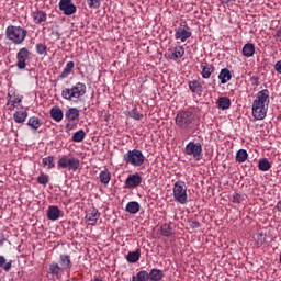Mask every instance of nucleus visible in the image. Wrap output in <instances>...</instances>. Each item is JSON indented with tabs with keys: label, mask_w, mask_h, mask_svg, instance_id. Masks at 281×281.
Instances as JSON below:
<instances>
[{
	"label": "nucleus",
	"mask_w": 281,
	"mask_h": 281,
	"mask_svg": "<svg viewBox=\"0 0 281 281\" xmlns=\"http://www.w3.org/2000/svg\"><path fill=\"white\" fill-rule=\"evenodd\" d=\"M164 278V271L157 268H153L149 272V280L151 281H159Z\"/></svg>",
	"instance_id": "2f4dec72"
},
{
	"label": "nucleus",
	"mask_w": 281,
	"mask_h": 281,
	"mask_svg": "<svg viewBox=\"0 0 281 281\" xmlns=\"http://www.w3.org/2000/svg\"><path fill=\"white\" fill-rule=\"evenodd\" d=\"M59 265L63 271H69L74 267V263L71 262V257L69 255H60Z\"/></svg>",
	"instance_id": "f3484780"
},
{
	"label": "nucleus",
	"mask_w": 281,
	"mask_h": 281,
	"mask_svg": "<svg viewBox=\"0 0 281 281\" xmlns=\"http://www.w3.org/2000/svg\"><path fill=\"white\" fill-rule=\"evenodd\" d=\"M37 183H40V186H47V183H49V175L41 172L37 177Z\"/></svg>",
	"instance_id": "79ce46f5"
},
{
	"label": "nucleus",
	"mask_w": 281,
	"mask_h": 281,
	"mask_svg": "<svg viewBox=\"0 0 281 281\" xmlns=\"http://www.w3.org/2000/svg\"><path fill=\"white\" fill-rule=\"evenodd\" d=\"M274 71H277V74H280V75H281V60H278V61L274 64Z\"/></svg>",
	"instance_id": "de8ad7c7"
},
{
	"label": "nucleus",
	"mask_w": 281,
	"mask_h": 281,
	"mask_svg": "<svg viewBox=\"0 0 281 281\" xmlns=\"http://www.w3.org/2000/svg\"><path fill=\"white\" fill-rule=\"evenodd\" d=\"M192 37V32L190 31V26L184 22V25H180L176 30L175 38L176 41H180L181 43H186L188 38Z\"/></svg>",
	"instance_id": "9d476101"
},
{
	"label": "nucleus",
	"mask_w": 281,
	"mask_h": 281,
	"mask_svg": "<svg viewBox=\"0 0 281 281\" xmlns=\"http://www.w3.org/2000/svg\"><path fill=\"white\" fill-rule=\"evenodd\" d=\"M251 80H252V85H258V78L252 77Z\"/></svg>",
	"instance_id": "3c124183"
},
{
	"label": "nucleus",
	"mask_w": 281,
	"mask_h": 281,
	"mask_svg": "<svg viewBox=\"0 0 281 281\" xmlns=\"http://www.w3.org/2000/svg\"><path fill=\"white\" fill-rule=\"evenodd\" d=\"M243 55L246 56V58H251L254 54H256V46L251 43H247L243 47Z\"/></svg>",
	"instance_id": "cd10ccee"
},
{
	"label": "nucleus",
	"mask_w": 281,
	"mask_h": 281,
	"mask_svg": "<svg viewBox=\"0 0 281 281\" xmlns=\"http://www.w3.org/2000/svg\"><path fill=\"white\" fill-rule=\"evenodd\" d=\"M276 207H277L278 212H281V201H279V202L277 203Z\"/></svg>",
	"instance_id": "8fccbe9b"
},
{
	"label": "nucleus",
	"mask_w": 281,
	"mask_h": 281,
	"mask_svg": "<svg viewBox=\"0 0 281 281\" xmlns=\"http://www.w3.org/2000/svg\"><path fill=\"white\" fill-rule=\"evenodd\" d=\"M76 64L74 61H68L63 69L61 74L58 76L59 80H65V78H69V75L74 71Z\"/></svg>",
	"instance_id": "412c9836"
},
{
	"label": "nucleus",
	"mask_w": 281,
	"mask_h": 281,
	"mask_svg": "<svg viewBox=\"0 0 281 281\" xmlns=\"http://www.w3.org/2000/svg\"><path fill=\"white\" fill-rule=\"evenodd\" d=\"M65 117L68 122H78L80 120V110L78 108H70L65 112Z\"/></svg>",
	"instance_id": "dca6fc26"
},
{
	"label": "nucleus",
	"mask_w": 281,
	"mask_h": 281,
	"mask_svg": "<svg viewBox=\"0 0 281 281\" xmlns=\"http://www.w3.org/2000/svg\"><path fill=\"white\" fill-rule=\"evenodd\" d=\"M59 10L65 14V16H71V14H76L78 9L76 4L71 0H59Z\"/></svg>",
	"instance_id": "9b49d317"
},
{
	"label": "nucleus",
	"mask_w": 281,
	"mask_h": 281,
	"mask_svg": "<svg viewBox=\"0 0 281 281\" xmlns=\"http://www.w3.org/2000/svg\"><path fill=\"white\" fill-rule=\"evenodd\" d=\"M183 54H186V48H183V46H176L175 48L169 49L170 60H179V58H183Z\"/></svg>",
	"instance_id": "a211bd4d"
},
{
	"label": "nucleus",
	"mask_w": 281,
	"mask_h": 281,
	"mask_svg": "<svg viewBox=\"0 0 281 281\" xmlns=\"http://www.w3.org/2000/svg\"><path fill=\"white\" fill-rule=\"evenodd\" d=\"M189 89L192 93H196L198 95L203 93V85L196 79L189 81Z\"/></svg>",
	"instance_id": "4be33fe9"
},
{
	"label": "nucleus",
	"mask_w": 281,
	"mask_h": 281,
	"mask_svg": "<svg viewBox=\"0 0 281 281\" xmlns=\"http://www.w3.org/2000/svg\"><path fill=\"white\" fill-rule=\"evenodd\" d=\"M218 79L221 80V85H227V82L232 80V71L227 68H223L220 71Z\"/></svg>",
	"instance_id": "393cba45"
},
{
	"label": "nucleus",
	"mask_w": 281,
	"mask_h": 281,
	"mask_svg": "<svg viewBox=\"0 0 281 281\" xmlns=\"http://www.w3.org/2000/svg\"><path fill=\"white\" fill-rule=\"evenodd\" d=\"M148 280H150V276L146 270H140L139 272H137L136 277L133 276L131 279V281H148Z\"/></svg>",
	"instance_id": "473e14b6"
},
{
	"label": "nucleus",
	"mask_w": 281,
	"mask_h": 281,
	"mask_svg": "<svg viewBox=\"0 0 281 281\" xmlns=\"http://www.w3.org/2000/svg\"><path fill=\"white\" fill-rule=\"evenodd\" d=\"M123 161L127 166H134L135 168H139V166H144L146 157L144 156V153H142V150L132 149L123 155Z\"/></svg>",
	"instance_id": "20e7f679"
},
{
	"label": "nucleus",
	"mask_w": 281,
	"mask_h": 281,
	"mask_svg": "<svg viewBox=\"0 0 281 281\" xmlns=\"http://www.w3.org/2000/svg\"><path fill=\"white\" fill-rule=\"evenodd\" d=\"M188 223H189V227H191V229H199V227H201V222L195 218H189Z\"/></svg>",
	"instance_id": "c03bdc74"
},
{
	"label": "nucleus",
	"mask_w": 281,
	"mask_h": 281,
	"mask_svg": "<svg viewBox=\"0 0 281 281\" xmlns=\"http://www.w3.org/2000/svg\"><path fill=\"white\" fill-rule=\"evenodd\" d=\"M270 92L268 89L260 90L252 102V117L255 120H265L269 111Z\"/></svg>",
	"instance_id": "f257e3e1"
},
{
	"label": "nucleus",
	"mask_w": 281,
	"mask_h": 281,
	"mask_svg": "<svg viewBox=\"0 0 281 281\" xmlns=\"http://www.w3.org/2000/svg\"><path fill=\"white\" fill-rule=\"evenodd\" d=\"M42 166L47 168V170H52V168H56V162L54 161V156H47L42 159Z\"/></svg>",
	"instance_id": "72a5a7b5"
},
{
	"label": "nucleus",
	"mask_w": 281,
	"mask_h": 281,
	"mask_svg": "<svg viewBox=\"0 0 281 281\" xmlns=\"http://www.w3.org/2000/svg\"><path fill=\"white\" fill-rule=\"evenodd\" d=\"M217 106L222 111H227V109L232 106V100H229L227 97H220L217 100Z\"/></svg>",
	"instance_id": "a878e982"
},
{
	"label": "nucleus",
	"mask_w": 281,
	"mask_h": 281,
	"mask_svg": "<svg viewBox=\"0 0 281 281\" xmlns=\"http://www.w3.org/2000/svg\"><path fill=\"white\" fill-rule=\"evenodd\" d=\"M138 186H142V176L139 173L128 175L125 180V188L133 190V188H137Z\"/></svg>",
	"instance_id": "f8f14e48"
},
{
	"label": "nucleus",
	"mask_w": 281,
	"mask_h": 281,
	"mask_svg": "<svg viewBox=\"0 0 281 281\" xmlns=\"http://www.w3.org/2000/svg\"><path fill=\"white\" fill-rule=\"evenodd\" d=\"M184 153L189 157H193L195 161L203 159V145L201 143L189 142L184 147Z\"/></svg>",
	"instance_id": "0eeeda50"
},
{
	"label": "nucleus",
	"mask_w": 281,
	"mask_h": 281,
	"mask_svg": "<svg viewBox=\"0 0 281 281\" xmlns=\"http://www.w3.org/2000/svg\"><path fill=\"white\" fill-rule=\"evenodd\" d=\"M58 168H69L72 172H76L80 168V160L76 157L68 158L67 155L61 156L57 161Z\"/></svg>",
	"instance_id": "6e6552de"
},
{
	"label": "nucleus",
	"mask_w": 281,
	"mask_h": 281,
	"mask_svg": "<svg viewBox=\"0 0 281 281\" xmlns=\"http://www.w3.org/2000/svg\"><path fill=\"white\" fill-rule=\"evenodd\" d=\"M128 117H132V120H143L144 119V114L139 113V111H137V109H133L131 111L127 112Z\"/></svg>",
	"instance_id": "a19ab883"
},
{
	"label": "nucleus",
	"mask_w": 281,
	"mask_h": 281,
	"mask_svg": "<svg viewBox=\"0 0 281 281\" xmlns=\"http://www.w3.org/2000/svg\"><path fill=\"white\" fill-rule=\"evenodd\" d=\"M47 273L48 276H53V278H57V280H59V278H63V273H65V270H63L58 262L52 261L48 265Z\"/></svg>",
	"instance_id": "ddd939ff"
},
{
	"label": "nucleus",
	"mask_w": 281,
	"mask_h": 281,
	"mask_svg": "<svg viewBox=\"0 0 281 281\" xmlns=\"http://www.w3.org/2000/svg\"><path fill=\"white\" fill-rule=\"evenodd\" d=\"M23 102V99L16 94V92H13L12 94H8V102L7 105L9 106V111H14V108L16 104H21Z\"/></svg>",
	"instance_id": "4468645a"
},
{
	"label": "nucleus",
	"mask_w": 281,
	"mask_h": 281,
	"mask_svg": "<svg viewBox=\"0 0 281 281\" xmlns=\"http://www.w3.org/2000/svg\"><path fill=\"white\" fill-rule=\"evenodd\" d=\"M173 199L180 205H186L188 203V187L186 186V181L178 180L175 182L173 188Z\"/></svg>",
	"instance_id": "39448f33"
},
{
	"label": "nucleus",
	"mask_w": 281,
	"mask_h": 281,
	"mask_svg": "<svg viewBox=\"0 0 281 281\" xmlns=\"http://www.w3.org/2000/svg\"><path fill=\"white\" fill-rule=\"evenodd\" d=\"M140 205H139V202H135V201H132V202H128L125 206V211L128 213V214H137V212H139L140 210Z\"/></svg>",
	"instance_id": "c756f323"
},
{
	"label": "nucleus",
	"mask_w": 281,
	"mask_h": 281,
	"mask_svg": "<svg viewBox=\"0 0 281 281\" xmlns=\"http://www.w3.org/2000/svg\"><path fill=\"white\" fill-rule=\"evenodd\" d=\"M66 128H70V130H71V128H74V126H71V124L68 123V124L66 125Z\"/></svg>",
	"instance_id": "5fc2aeb1"
},
{
	"label": "nucleus",
	"mask_w": 281,
	"mask_h": 281,
	"mask_svg": "<svg viewBox=\"0 0 281 281\" xmlns=\"http://www.w3.org/2000/svg\"><path fill=\"white\" fill-rule=\"evenodd\" d=\"M240 201H243V196L240 195V193H233L232 203H240Z\"/></svg>",
	"instance_id": "49530a36"
},
{
	"label": "nucleus",
	"mask_w": 281,
	"mask_h": 281,
	"mask_svg": "<svg viewBox=\"0 0 281 281\" xmlns=\"http://www.w3.org/2000/svg\"><path fill=\"white\" fill-rule=\"evenodd\" d=\"M99 179L103 186H109L111 181V171H109L108 168H104L100 173H99Z\"/></svg>",
	"instance_id": "c85d7f7f"
},
{
	"label": "nucleus",
	"mask_w": 281,
	"mask_h": 281,
	"mask_svg": "<svg viewBox=\"0 0 281 281\" xmlns=\"http://www.w3.org/2000/svg\"><path fill=\"white\" fill-rule=\"evenodd\" d=\"M50 117L52 120H54V122H63V117H65V114L59 106H53L50 109Z\"/></svg>",
	"instance_id": "5701e85b"
},
{
	"label": "nucleus",
	"mask_w": 281,
	"mask_h": 281,
	"mask_svg": "<svg viewBox=\"0 0 281 281\" xmlns=\"http://www.w3.org/2000/svg\"><path fill=\"white\" fill-rule=\"evenodd\" d=\"M30 56H32V53L30 52V49L25 47L19 49V52L16 53L18 69L23 70L27 67V60H30Z\"/></svg>",
	"instance_id": "1a4fd4ad"
},
{
	"label": "nucleus",
	"mask_w": 281,
	"mask_h": 281,
	"mask_svg": "<svg viewBox=\"0 0 281 281\" xmlns=\"http://www.w3.org/2000/svg\"><path fill=\"white\" fill-rule=\"evenodd\" d=\"M212 71H214V67H212V65L210 64L202 65V71H201L202 78L207 80V78L212 76Z\"/></svg>",
	"instance_id": "e433bc0d"
},
{
	"label": "nucleus",
	"mask_w": 281,
	"mask_h": 281,
	"mask_svg": "<svg viewBox=\"0 0 281 281\" xmlns=\"http://www.w3.org/2000/svg\"><path fill=\"white\" fill-rule=\"evenodd\" d=\"M249 157V154H247V150L245 149H239L236 153V161H238V164H245V161H247Z\"/></svg>",
	"instance_id": "58836bf2"
},
{
	"label": "nucleus",
	"mask_w": 281,
	"mask_h": 281,
	"mask_svg": "<svg viewBox=\"0 0 281 281\" xmlns=\"http://www.w3.org/2000/svg\"><path fill=\"white\" fill-rule=\"evenodd\" d=\"M47 218L48 221H58L60 218V209L56 205L48 206Z\"/></svg>",
	"instance_id": "aec40b11"
},
{
	"label": "nucleus",
	"mask_w": 281,
	"mask_h": 281,
	"mask_svg": "<svg viewBox=\"0 0 281 281\" xmlns=\"http://www.w3.org/2000/svg\"><path fill=\"white\" fill-rule=\"evenodd\" d=\"M142 257V250L137 249L135 251H130L126 256L127 262H139V258Z\"/></svg>",
	"instance_id": "7c9ffc66"
},
{
	"label": "nucleus",
	"mask_w": 281,
	"mask_h": 281,
	"mask_svg": "<svg viewBox=\"0 0 281 281\" xmlns=\"http://www.w3.org/2000/svg\"><path fill=\"white\" fill-rule=\"evenodd\" d=\"M229 1H236V0H222V3H229Z\"/></svg>",
	"instance_id": "864d4df0"
},
{
	"label": "nucleus",
	"mask_w": 281,
	"mask_h": 281,
	"mask_svg": "<svg viewBox=\"0 0 281 281\" xmlns=\"http://www.w3.org/2000/svg\"><path fill=\"white\" fill-rule=\"evenodd\" d=\"M5 38L13 45H23L27 38V30L22 26L9 25L5 29Z\"/></svg>",
	"instance_id": "7ed1b4c3"
},
{
	"label": "nucleus",
	"mask_w": 281,
	"mask_h": 281,
	"mask_svg": "<svg viewBox=\"0 0 281 281\" xmlns=\"http://www.w3.org/2000/svg\"><path fill=\"white\" fill-rule=\"evenodd\" d=\"M100 216H102V214L100 213V211H98V209H93L90 212H88L86 214V221L89 223V225H97Z\"/></svg>",
	"instance_id": "2eb2a0df"
},
{
	"label": "nucleus",
	"mask_w": 281,
	"mask_h": 281,
	"mask_svg": "<svg viewBox=\"0 0 281 281\" xmlns=\"http://www.w3.org/2000/svg\"><path fill=\"white\" fill-rule=\"evenodd\" d=\"M0 268L4 269V271H10L12 269V261L7 262L5 257L0 255Z\"/></svg>",
	"instance_id": "ea45409f"
},
{
	"label": "nucleus",
	"mask_w": 281,
	"mask_h": 281,
	"mask_svg": "<svg viewBox=\"0 0 281 281\" xmlns=\"http://www.w3.org/2000/svg\"><path fill=\"white\" fill-rule=\"evenodd\" d=\"M87 4L89 8L93 9V10H98V8H100V5H101V1L100 0H87Z\"/></svg>",
	"instance_id": "a18cd8bd"
},
{
	"label": "nucleus",
	"mask_w": 281,
	"mask_h": 281,
	"mask_svg": "<svg viewBox=\"0 0 281 281\" xmlns=\"http://www.w3.org/2000/svg\"><path fill=\"white\" fill-rule=\"evenodd\" d=\"M258 168L261 170V172H269V170H271V162L267 158L260 159L258 162Z\"/></svg>",
	"instance_id": "c9c22d12"
},
{
	"label": "nucleus",
	"mask_w": 281,
	"mask_h": 281,
	"mask_svg": "<svg viewBox=\"0 0 281 281\" xmlns=\"http://www.w3.org/2000/svg\"><path fill=\"white\" fill-rule=\"evenodd\" d=\"M192 122H194V113L190 111H182L176 116V124L183 131H188L190 126H192Z\"/></svg>",
	"instance_id": "423d86ee"
},
{
	"label": "nucleus",
	"mask_w": 281,
	"mask_h": 281,
	"mask_svg": "<svg viewBox=\"0 0 281 281\" xmlns=\"http://www.w3.org/2000/svg\"><path fill=\"white\" fill-rule=\"evenodd\" d=\"M160 234L165 236V238H170V236H172V226L167 223L162 224L160 226Z\"/></svg>",
	"instance_id": "4c0bfd02"
},
{
	"label": "nucleus",
	"mask_w": 281,
	"mask_h": 281,
	"mask_svg": "<svg viewBox=\"0 0 281 281\" xmlns=\"http://www.w3.org/2000/svg\"><path fill=\"white\" fill-rule=\"evenodd\" d=\"M87 95V85L78 81L71 88L61 90V98L68 102H82V98Z\"/></svg>",
	"instance_id": "f03ea898"
},
{
	"label": "nucleus",
	"mask_w": 281,
	"mask_h": 281,
	"mask_svg": "<svg viewBox=\"0 0 281 281\" xmlns=\"http://www.w3.org/2000/svg\"><path fill=\"white\" fill-rule=\"evenodd\" d=\"M5 243V236L0 235V245H3Z\"/></svg>",
	"instance_id": "09e8293b"
},
{
	"label": "nucleus",
	"mask_w": 281,
	"mask_h": 281,
	"mask_svg": "<svg viewBox=\"0 0 281 281\" xmlns=\"http://www.w3.org/2000/svg\"><path fill=\"white\" fill-rule=\"evenodd\" d=\"M276 36H278V38H280V36H281V30H278V31H277Z\"/></svg>",
	"instance_id": "603ef678"
},
{
	"label": "nucleus",
	"mask_w": 281,
	"mask_h": 281,
	"mask_svg": "<svg viewBox=\"0 0 281 281\" xmlns=\"http://www.w3.org/2000/svg\"><path fill=\"white\" fill-rule=\"evenodd\" d=\"M27 111H15L13 114V120L16 124H23L27 120Z\"/></svg>",
	"instance_id": "bb28decb"
},
{
	"label": "nucleus",
	"mask_w": 281,
	"mask_h": 281,
	"mask_svg": "<svg viewBox=\"0 0 281 281\" xmlns=\"http://www.w3.org/2000/svg\"><path fill=\"white\" fill-rule=\"evenodd\" d=\"M26 124L33 131H38L43 126V120L38 119V116H31Z\"/></svg>",
	"instance_id": "b1692460"
},
{
	"label": "nucleus",
	"mask_w": 281,
	"mask_h": 281,
	"mask_svg": "<svg viewBox=\"0 0 281 281\" xmlns=\"http://www.w3.org/2000/svg\"><path fill=\"white\" fill-rule=\"evenodd\" d=\"M32 18L36 25H41V23L47 21V13H45V11L36 10L32 13Z\"/></svg>",
	"instance_id": "6ab92c4d"
},
{
	"label": "nucleus",
	"mask_w": 281,
	"mask_h": 281,
	"mask_svg": "<svg viewBox=\"0 0 281 281\" xmlns=\"http://www.w3.org/2000/svg\"><path fill=\"white\" fill-rule=\"evenodd\" d=\"M85 137H87V133H85V130H79L72 134L71 139L76 144H80V142L85 140Z\"/></svg>",
	"instance_id": "f704fd0d"
},
{
	"label": "nucleus",
	"mask_w": 281,
	"mask_h": 281,
	"mask_svg": "<svg viewBox=\"0 0 281 281\" xmlns=\"http://www.w3.org/2000/svg\"><path fill=\"white\" fill-rule=\"evenodd\" d=\"M35 50L38 56H45V54H47V45L38 43L35 45Z\"/></svg>",
	"instance_id": "37998d69"
}]
</instances>
